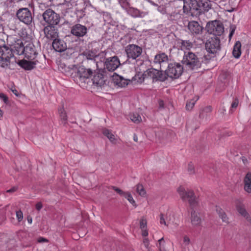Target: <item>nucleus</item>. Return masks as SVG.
Returning a JSON list of instances; mask_svg holds the SVG:
<instances>
[{"label":"nucleus","mask_w":251,"mask_h":251,"mask_svg":"<svg viewBox=\"0 0 251 251\" xmlns=\"http://www.w3.org/2000/svg\"><path fill=\"white\" fill-rule=\"evenodd\" d=\"M93 83L97 86L101 87L104 85L105 80L101 74H97L94 76L92 79Z\"/></svg>","instance_id":"a878e982"},{"label":"nucleus","mask_w":251,"mask_h":251,"mask_svg":"<svg viewBox=\"0 0 251 251\" xmlns=\"http://www.w3.org/2000/svg\"><path fill=\"white\" fill-rule=\"evenodd\" d=\"M124 197L127 199L130 203L132 204L133 205H136L135 201L130 193L126 192L124 195Z\"/></svg>","instance_id":"58836bf2"},{"label":"nucleus","mask_w":251,"mask_h":251,"mask_svg":"<svg viewBox=\"0 0 251 251\" xmlns=\"http://www.w3.org/2000/svg\"><path fill=\"white\" fill-rule=\"evenodd\" d=\"M187 171L189 174H194L195 173L194 166L192 162L188 164Z\"/></svg>","instance_id":"79ce46f5"},{"label":"nucleus","mask_w":251,"mask_h":251,"mask_svg":"<svg viewBox=\"0 0 251 251\" xmlns=\"http://www.w3.org/2000/svg\"><path fill=\"white\" fill-rule=\"evenodd\" d=\"M87 32V27L79 24L74 25L71 28V33L77 37H83L86 35Z\"/></svg>","instance_id":"dca6fc26"},{"label":"nucleus","mask_w":251,"mask_h":251,"mask_svg":"<svg viewBox=\"0 0 251 251\" xmlns=\"http://www.w3.org/2000/svg\"><path fill=\"white\" fill-rule=\"evenodd\" d=\"M244 190L248 193H251V182L244 184Z\"/></svg>","instance_id":"49530a36"},{"label":"nucleus","mask_w":251,"mask_h":251,"mask_svg":"<svg viewBox=\"0 0 251 251\" xmlns=\"http://www.w3.org/2000/svg\"><path fill=\"white\" fill-rule=\"evenodd\" d=\"M183 71V68L180 63L174 62L168 64L166 73L168 76L172 78H177L181 75Z\"/></svg>","instance_id":"423d86ee"},{"label":"nucleus","mask_w":251,"mask_h":251,"mask_svg":"<svg viewBox=\"0 0 251 251\" xmlns=\"http://www.w3.org/2000/svg\"><path fill=\"white\" fill-rule=\"evenodd\" d=\"M17 188L16 187H13L11 189H10L7 191V193H13L15 191H16Z\"/></svg>","instance_id":"e2e57ef3"},{"label":"nucleus","mask_w":251,"mask_h":251,"mask_svg":"<svg viewBox=\"0 0 251 251\" xmlns=\"http://www.w3.org/2000/svg\"><path fill=\"white\" fill-rule=\"evenodd\" d=\"M136 192L141 196L144 197L146 195V191L142 185L138 184L136 185Z\"/></svg>","instance_id":"e433bc0d"},{"label":"nucleus","mask_w":251,"mask_h":251,"mask_svg":"<svg viewBox=\"0 0 251 251\" xmlns=\"http://www.w3.org/2000/svg\"><path fill=\"white\" fill-rule=\"evenodd\" d=\"M59 71L67 76L70 75L73 78L76 70V65H67L64 63H61L59 66Z\"/></svg>","instance_id":"a211bd4d"},{"label":"nucleus","mask_w":251,"mask_h":251,"mask_svg":"<svg viewBox=\"0 0 251 251\" xmlns=\"http://www.w3.org/2000/svg\"><path fill=\"white\" fill-rule=\"evenodd\" d=\"M196 100H194V99L191 100L190 101H187L186 104V108L187 110H191L193 107H194Z\"/></svg>","instance_id":"ea45409f"},{"label":"nucleus","mask_w":251,"mask_h":251,"mask_svg":"<svg viewBox=\"0 0 251 251\" xmlns=\"http://www.w3.org/2000/svg\"><path fill=\"white\" fill-rule=\"evenodd\" d=\"M206 28L209 33L213 34L216 37L221 35L224 31L222 24L217 21L208 23Z\"/></svg>","instance_id":"6e6552de"},{"label":"nucleus","mask_w":251,"mask_h":251,"mask_svg":"<svg viewBox=\"0 0 251 251\" xmlns=\"http://www.w3.org/2000/svg\"><path fill=\"white\" fill-rule=\"evenodd\" d=\"M160 223L167 226L171 224L175 225H177L175 214L172 212H167L165 218L162 214H161L160 216Z\"/></svg>","instance_id":"4468645a"},{"label":"nucleus","mask_w":251,"mask_h":251,"mask_svg":"<svg viewBox=\"0 0 251 251\" xmlns=\"http://www.w3.org/2000/svg\"><path fill=\"white\" fill-rule=\"evenodd\" d=\"M147 221L144 218H142L140 221V227L142 229H144L146 227Z\"/></svg>","instance_id":"de8ad7c7"},{"label":"nucleus","mask_w":251,"mask_h":251,"mask_svg":"<svg viewBox=\"0 0 251 251\" xmlns=\"http://www.w3.org/2000/svg\"><path fill=\"white\" fill-rule=\"evenodd\" d=\"M241 44L240 42L237 41L233 47L232 51V54L234 57L238 58L240 56L241 53Z\"/></svg>","instance_id":"c85d7f7f"},{"label":"nucleus","mask_w":251,"mask_h":251,"mask_svg":"<svg viewBox=\"0 0 251 251\" xmlns=\"http://www.w3.org/2000/svg\"><path fill=\"white\" fill-rule=\"evenodd\" d=\"M27 221H28V222L30 224H31L32 223V219L31 218H28Z\"/></svg>","instance_id":"774afa93"},{"label":"nucleus","mask_w":251,"mask_h":251,"mask_svg":"<svg viewBox=\"0 0 251 251\" xmlns=\"http://www.w3.org/2000/svg\"><path fill=\"white\" fill-rule=\"evenodd\" d=\"M210 59L209 55L202 56L197 52L196 54L189 51L185 52L182 60V63L187 69L197 70L201 68L202 62L206 63Z\"/></svg>","instance_id":"f257e3e1"},{"label":"nucleus","mask_w":251,"mask_h":251,"mask_svg":"<svg viewBox=\"0 0 251 251\" xmlns=\"http://www.w3.org/2000/svg\"><path fill=\"white\" fill-rule=\"evenodd\" d=\"M181 44V48L187 50H189L193 47V44L188 40H183Z\"/></svg>","instance_id":"4c0bfd02"},{"label":"nucleus","mask_w":251,"mask_h":251,"mask_svg":"<svg viewBox=\"0 0 251 251\" xmlns=\"http://www.w3.org/2000/svg\"><path fill=\"white\" fill-rule=\"evenodd\" d=\"M13 93L17 96H19V93L18 91L16 89H12L11 90Z\"/></svg>","instance_id":"69168bd1"},{"label":"nucleus","mask_w":251,"mask_h":251,"mask_svg":"<svg viewBox=\"0 0 251 251\" xmlns=\"http://www.w3.org/2000/svg\"><path fill=\"white\" fill-rule=\"evenodd\" d=\"M125 51L128 58L136 59L141 55L143 50L137 45L130 44L126 47Z\"/></svg>","instance_id":"9d476101"},{"label":"nucleus","mask_w":251,"mask_h":251,"mask_svg":"<svg viewBox=\"0 0 251 251\" xmlns=\"http://www.w3.org/2000/svg\"><path fill=\"white\" fill-rule=\"evenodd\" d=\"M44 21L49 25H55L59 24L60 16L51 9H48L42 14Z\"/></svg>","instance_id":"0eeeda50"},{"label":"nucleus","mask_w":251,"mask_h":251,"mask_svg":"<svg viewBox=\"0 0 251 251\" xmlns=\"http://www.w3.org/2000/svg\"><path fill=\"white\" fill-rule=\"evenodd\" d=\"M216 211L217 212V213L218 214L219 216H220V215H221L222 214H223V213L224 212V211L223 210V209L219 206L216 207Z\"/></svg>","instance_id":"4d7b16f0"},{"label":"nucleus","mask_w":251,"mask_h":251,"mask_svg":"<svg viewBox=\"0 0 251 251\" xmlns=\"http://www.w3.org/2000/svg\"><path fill=\"white\" fill-rule=\"evenodd\" d=\"M38 241L39 243H43V242H48V240L46 238H43V237H40L38 239Z\"/></svg>","instance_id":"052dcab7"},{"label":"nucleus","mask_w":251,"mask_h":251,"mask_svg":"<svg viewBox=\"0 0 251 251\" xmlns=\"http://www.w3.org/2000/svg\"><path fill=\"white\" fill-rule=\"evenodd\" d=\"M177 191L181 199L183 201H188L191 207H194L197 205V199L193 191L189 190L186 191L183 187L179 186L177 188Z\"/></svg>","instance_id":"20e7f679"},{"label":"nucleus","mask_w":251,"mask_h":251,"mask_svg":"<svg viewBox=\"0 0 251 251\" xmlns=\"http://www.w3.org/2000/svg\"><path fill=\"white\" fill-rule=\"evenodd\" d=\"M190 239L187 236H184L183 238V243L184 246L186 247L190 243Z\"/></svg>","instance_id":"5fc2aeb1"},{"label":"nucleus","mask_w":251,"mask_h":251,"mask_svg":"<svg viewBox=\"0 0 251 251\" xmlns=\"http://www.w3.org/2000/svg\"><path fill=\"white\" fill-rule=\"evenodd\" d=\"M156 246L158 249V251H166L165 249V242L163 237L158 241V244H156Z\"/></svg>","instance_id":"72a5a7b5"},{"label":"nucleus","mask_w":251,"mask_h":251,"mask_svg":"<svg viewBox=\"0 0 251 251\" xmlns=\"http://www.w3.org/2000/svg\"><path fill=\"white\" fill-rule=\"evenodd\" d=\"M128 13L133 17H143L146 15V13L141 12L136 8L130 7L128 10Z\"/></svg>","instance_id":"bb28decb"},{"label":"nucleus","mask_w":251,"mask_h":251,"mask_svg":"<svg viewBox=\"0 0 251 251\" xmlns=\"http://www.w3.org/2000/svg\"><path fill=\"white\" fill-rule=\"evenodd\" d=\"M45 37L49 39H56L58 37L57 29L54 25H48L44 28Z\"/></svg>","instance_id":"f3484780"},{"label":"nucleus","mask_w":251,"mask_h":251,"mask_svg":"<svg viewBox=\"0 0 251 251\" xmlns=\"http://www.w3.org/2000/svg\"><path fill=\"white\" fill-rule=\"evenodd\" d=\"M238 105V100L235 99L231 104V107L232 108H236Z\"/></svg>","instance_id":"6e6d98bb"},{"label":"nucleus","mask_w":251,"mask_h":251,"mask_svg":"<svg viewBox=\"0 0 251 251\" xmlns=\"http://www.w3.org/2000/svg\"><path fill=\"white\" fill-rule=\"evenodd\" d=\"M0 98L4 102V103H7L8 98L3 93H0Z\"/></svg>","instance_id":"603ef678"},{"label":"nucleus","mask_w":251,"mask_h":251,"mask_svg":"<svg viewBox=\"0 0 251 251\" xmlns=\"http://www.w3.org/2000/svg\"><path fill=\"white\" fill-rule=\"evenodd\" d=\"M148 235V231L145 229H142V235L143 236H147Z\"/></svg>","instance_id":"0e129e2a"},{"label":"nucleus","mask_w":251,"mask_h":251,"mask_svg":"<svg viewBox=\"0 0 251 251\" xmlns=\"http://www.w3.org/2000/svg\"><path fill=\"white\" fill-rule=\"evenodd\" d=\"M7 45L13 53L22 55L24 53L25 46L21 39L17 38L15 36L10 35L7 37Z\"/></svg>","instance_id":"f03ea898"},{"label":"nucleus","mask_w":251,"mask_h":251,"mask_svg":"<svg viewBox=\"0 0 251 251\" xmlns=\"http://www.w3.org/2000/svg\"><path fill=\"white\" fill-rule=\"evenodd\" d=\"M52 47L56 51L62 52L67 49L66 43L64 41L56 39L52 42Z\"/></svg>","instance_id":"412c9836"},{"label":"nucleus","mask_w":251,"mask_h":251,"mask_svg":"<svg viewBox=\"0 0 251 251\" xmlns=\"http://www.w3.org/2000/svg\"><path fill=\"white\" fill-rule=\"evenodd\" d=\"M129 118L131 120L135 123H139L141 120V117L137 113H132L129 115Z\"/></svg>","instance_id":"2f4dec72"},{"label":"nucleus","mask_w":251,"mask_h":251,"mask_svg":"<svg viewBox=\"0 0 251 251\" xmlns=\"http://www.w3.org/2000/svg\"><path fill=\"white\" fill-rule=\"evenodd\" d=\"M159 108H164V102L162 100L159 101Z\"/></svg>","instance_id":"680f3d73"},{"label":"nucleus","mask_w":251,"mask_h":251,"mask_svg":"<svg viewBox=\"0 0 251 251\" xmlns=\"http://www.w3.org/2000/svg\"><path fill=\"white\" fill-rule=\"evenodd\" d=\"M59 113L62 122L65 124L67 120V116L64 112V110L63 109H60L59 110Z\"/></svg>","instance_id":"a19ab883"},{"label":"nucleus","mask_w":251,"mask_h":251,"mask_svg":"<svg viewBox=\"0 0 251 251\" xmlns=\"http://www.w3.org/2000/svg\"><path fill=\"white\" fill-rule=\"evenodd\" d=\"M122 7H126L128 5V2L126 0H118Z\"/></svg>","instance_id":"864d4df0"},{"label":"nucleus","mask_w":251,"mask_h":251,"mask_svg":"<svg viewBox=\"0 0 251 251\" xmlns=\"http://www.w3.org/2000/svg\"><path fill=\"white\" fill-rule=\"evenodd\" d=\"M112 188L113 190H114L117 193H118L119 194H120V195L121 196H123L125 195V192H124L123 191H122V190H121L120 189L117 188V187H116L115 186H113L112 187Z\"/></svg>","instance_id":"8fccbe9b"},{"label":"nucleus","mask_w":251,"mask_h":251,"mask_svg":"<svg viewBox=\"0 0 251 251\" xmlns=\"http://www.w3.org/2000/svg\"><path fill=\"white\" fill-rule=\"evenodd\" d=\"M219 217L221 218L223 222H225L226 224L228 223V218L225 212L223 213V214L220 215V216H219Z\"/></svg>","instance_id":"a18cd8bd"},{"label":"nucleus","mask_w":251,"mask_h":251,"mask_svg":"<svg viewBox=\"0 0 251 251\" xmlns=\"http://www.w3.org/2000/svg\"><path fill=\"white\" fill-rule=\"evenodd\" d=\"M238 212L243 216H244L250 223H251V218L246 210L244 206L239 205L237 207Z\"/></svg>","instance_id":"7c9ffc66"},{"label":"nucleus","mask_w":251,"mask_h":251,"mask_svg":"<svg viewBox=\"0 0 251 251\" xmlns=\"http://www.w3.org/2000/svg\"><path fill=\"white\" fill-rule=\"evenodd\" d=\"M220 41L216 36L209 39L205 43V49L210 53L214 54L220 50Z\"/></svg>","instance_id":"1a4fd4ad"},{"label":"nucleus","mask_w":251,"mask_h":251,"mask_svg":"<svg viewBox=\"0 0 251 251\" xmlns=\"http://www.w3.org/2000/svg\"><path fill=\"white\" fill-rule=\"evenodd\" d=\"M37 62H38L37 60L31 61L24 59L19 60L18 64L25 70H31L35 67Z\"/></svg>","instance_id":"aec40b11"},{"label":"nucleus","mask_w":251,"mask_h":251,"mask_svg":"<svg viewBox=\"0 0 251 251\" xmlns=\"http://www.w3.org/2000/svg\"><path fill=\"white\" fill-rule=\"evenodd\" d=\"M191 220L194 226H199L201 223V218L199 212L193 210L191 213Z\"/></svg>","instance_id":"393cba45"},{"label":"nucleus","mask_w":251,"mask_h":251,"mask_svg":"<svg viewBox=\"0 0 251 251\" xmlns=\"http://www.w3.org/2000/svg\"><path fill=\"white\" fill-rule=\"evenodd\" d=\"M73 78L77 83L83 82L85 80L88 78L93 74V71L90 69H86L83 66L77 68L76 66Z\"/></svg>","instance_id":"39448f33"},{"label":"nucleus","mask_w":251,"mask_h":251,"mask_svg":"<svg viewBox=\"0 0 251 251\" xmlns=\"http://www.w3.org/2000/svg\"><path fill=\"white\" fill-rule=\"evenodd\" d=\"M236 27L234 25H231L230 27V33L229 34V38L230 39L231 37L233 36L234 31L235 30Z\"/></svg>","instance_id":"09e8293b"},{"label":"nucleus","mask_w":251,"mask_h":251,"mask_svg":"<svg viewBox=\"0 0 251 251\" xmlns=\"http://www.w3.org/2000/svg\"><path fill=\"white\" fill-rule=\"evenodd\" d=\"M16 16L20 21L26 25H29L32 20L31 13L27 8L19 9L16 13Z\"/></svg>","instance_id":"9b49d317"},{"label":"nucleus","mask_w":251,"mask_h":251,"mask_svg":"<svg viewBox=\"0 0 251 251\" xmlns=\"http://www.w3.org/2000/svg\"><path fill=\"white\" fill-rule=\"evenodd\" d=\"M112 188L113 190H114L117 193H118L119 194H120V195L121 196H123L125 195V192H124L123 191H122V190H121L120 189L117 188V187H116L115 186H113L112 187Z\"/></svg>","instance_id":"3c124183"},{"label":"nucleus","mask_w":251,"mask_h":251,"mask_svg":"<svg viewBox=\"0 0 251 251\" xmlns=\"http://www.w3.org/2000/svg\"><path fill=\"white\" fill-rule=\"evenodd\" d=\"M184 3H188L191 9L199 11V0H187Z\"/></svg>","instance_id":"c756f323"},{"label":"nucleus","mask_w":251,"mask_h":251,"mask_svg":"<svg viewBox=\"0 0 251 251\" xmlns=\"http://www.w3.org/2000/svg\"><path fill=\"white\" fill-rule=\"evenodd\" d=\"M16 217L19 222H21L23 219V214L21 210L16 211Z\"/></svg>","instance_id":"c03bdc74"},{"label":"nucleus","mask_w":251,"mask_h":251,"mask_svg":"<svg viewBox=\"0 0 251 251\" xmlns=\"http://www.w3.org/2000/svg\"><path fill=\"white\" fill-rule=\"evenodd\" d=\"M168 60V56L164 53H161L156 54L155 56L154 59V63L160 64V67L161 68L164 64L167 62Z\"/></svg>","instance_id":"5701e85b"},{"label":"nucleus","mask_w":251,"mask_h":251,"mask_svg":"<svg viewBox=\"0 0 251 251\" xmlns=\"http://www.w3.org/2000/svg\"><path fill=\"white\" fill-rule=\"evenodd\" d=\"M120 65L119 59L117 56L108 57L104 62L105 68L111 72L115 71Z\"/></svg>","instance_id":"ddd939ff"},{"label":"nucleus","mask_w":251,"mask_h":251,"mask_svg":"<svg viewBox=\"0 0 251 251\" xmlns=\"http://www.w3.org/2000/svg\"><path fill=\"white\" fill-rule=\"evenodd\" d=\"M156 75V81H163L166 79L167 75L166 74V71L165 73L158 71V73H157Z\"/></svg>","instance_id":"c9c22d12"},{"label":"nucleus","mask_w":251,"mask_h":251,"mask_svg":"<svg viewBox=\"0 0 251 251\" xmlns=\"http://www.w3.org/2000/svg\"><path fill=\"white\" fill-rule=\"evenodd\" d=\"M43 205L41 202H39L36 204V209L38 211H40V209L42 208Z\"/></svg>","instance_id":"bf43d9fd"},{"label":"nucleus","mask_w":251,"mask_h":251,"mask_svg":"<svg viewBox=\"0 0 251 251\" xmlns=\"http://www.w3.org/2000/svg\"><path fill=\"white\" fill-rule=\"evenodd\" d=\"M251 182V173L250 172H248L245 177H244V184H246V183H250Z\"/></svg>","instance_id":"37998d69"},{"label":"nucleus","mask_w":251,"mask_h":251,"mask_svg":"<svg viewBox=\"0 0 251 251\" xmlns=\"http://www.w3.org/2000/svg\"><path fill=\"white\" fill-rule=\"evenodd\" d=\"M212 4L209 0H199V12H207L211 8Z\"/></svg>","instance_id":"4be33fe9"},{"label":"nucleus","mask_w":251,"mask_h":251,"mask_svg":"<svg viewBox=\"0 0 251 251\" xmlns=\"http://www.w3.org/2000/svg\"><path fill=\"white\" fill-rule=\"evenodd\" d=\"M103 134L106 136L111 142H114V141L115 140L114 135L109 130L104 129L103 130Z\"/></svg>","instance_id":"f704fd0d"},{"label":"nucleus","mask_w":251,"mask_h":251,"mask_svg":"<svg viewBox=\"0 0 251 251\" xmlns=\"http://www.w3.org/2000/svg\"><path fill=\"white\" fill-rule=\"evenodd\" d=\"M188 27L189 31L193 34H199L202 30V27L197 22L195 21L190 22L188 24Z\"/></svg>","instance_id":"6ab92c4d"},{"label":"nucleus","mask_w":251,"mask_h":251,"mask_svg":"<svg viewBox=\"0 0 251 251\" xmlns=\"http://www.w3.org/2000/svg\"><path fill=\"white\" fill-rule=\"evenodd\" d=\"M212 108L208 106L202 109L200 113L199 118L201 119H207L209 116V113L212 111Z\"/></svg>","instance_id":"cd10ccee"},{"label":"nucleus","mask_w":251,"mask_h":251,"mask_svg":"<svg viewBox=\"0 0 251 251\" xmlns=\"http://www.w3.org/2000/svg\"><path fill=\"white\" fill-rule=\"evenodd\" d=\"M25 50L23 54H25V57L30 60H34L37 55V52L35 50V47L34 45L31 43H28L25 47Z\"/></svg>","instance_id":"2eb2a0df"},{"label":"nucleus","mask_w":251,"mask_h":251,"mask_svg":"<svg viewBox=\"0 0 251 251\" xmlns=\"http://www.w3.org/2000/svg\"><path fill=\"white\" fill-rule=\"evenodd\" d=\"M84 54L86 56V58L90 60H93L96 57H98L97 52L95 51L88 50L84 52Z\"/></svg>","instance_id":"473e14b6"},{"label":"nucleus","mask_w":251,"mask_h":251,"mask_svg":"<svg viewBox=\"0 0 251 251\" xmlns=\"http://www.w3.org/2000/svg\"><path fill=\"white\" fill-rule=\"evenodd\" d=\"M114 83L119 87H124L128 85L130 80L125 79L121 76L116 75L113 76Z\"/></svg>","instance_id":"b1692460"},{"label":"nucleus","mask_w":251,"mask_h":251,"mask_svg":"<svg viewBox=\"0 0 251 251\" xmlns=\"http://www.w3.org/2000/svg\"><path fill=\"white\" fill-rule=\"evenodd\" d=\"M14 56L8 46H0V66L7 68L10 64V58Z\"/></svg>","instance_id":"7ed1b4c3"},{"label":"nucleus","mask_w":251,"mask_h":251,"mask_svg":"<svg viewBox=\"0 0 251 251\" xmlns=\"http://www.w3.org/2000/svg\"><path fill=\"white\" fill-rule=\"evenodd\" d=\"M133 140L135 142H138V137L136 134H134L133 136Z\"/></svg>","instance_id":"338daca9"},{"label":"nucleus","mask_w":251,"mask_h":251,"mask_svg":"<svg viewBox=\"0 0 251 251\" xmlns=\"http://www.w3.org/2000/svg\"><path fill=\"white\" fill-rule=\"evenodd\" d=\"M143 244H144L145 247L148 249L149 248V239L148 238L144 239V240L143 241Z\"/></svg>","instance_id":"13d9d810"},{"label":"nucleus","mask_w":251,"mask_h":251,"mask_svg":"<svg viewBox=\"0 0 251 251\" xmlns=\"http://www.w3.org/2000/svg\"><path fill=\"white\" fill-rule=\"evenodd\" d=\"M158 73V70L155 69H150L144 72L141 75L138 74L135 76V79L137 80L139 83L142 82L145 78H150L152 80V81H156V75Z\"/></svg>","instance_id":"f8f14e48"}]
</instances>
